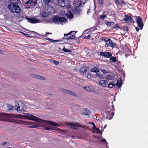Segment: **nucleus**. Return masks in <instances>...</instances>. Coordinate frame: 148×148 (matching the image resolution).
Returning a JSON list of instances; mask_svg holds the SVG:
<instances>
[{
	"label": "nucleus",
	"instance_id": "c85d7f7f",
	"mask_svg": "<svg viewBox=\"0 0 148 148\" xmlns=\"http://www.w3.org/2000/svg\"><path fill=\"white\" fill-rule=\"evenodd\" d=\"M35 76H36L35 77V78L39 79L45 80V78L44 77H43V76H40L39 75H35Z\"/></svg>",
	"mask_w": 148,
	"mask_h": 148
},
{
	"label": "nucleus",
	"instance_id": "680f3d73",
	"mask_svg": "<svg viewBox=\"0 0 148 148\" xmlns=\"http://www.w3.org/2000/svg\"><path fill=\"white\" fill-rule=\"evenodd\" d=\"M89 123L91 125H94L95 124V123L93 122H90Z\"/></svg>",
	"mask_w": 148,
	"mask_h": 148
},
{
	"label": "nucleus",
	"instance_id": "f704fd0d",
	"mask_svg": "<svg viewBox=\"0 0 148 148\" xmlns=\"http://www.w3.org/2000/svg\"><path fill=\"white\" fill-rule=\"evenodd\" d=\"M136 22L137 23L142 22V19L140 16H138L137 18Z\"/></svg>",
	"mask_w": 148,
	"mask_h": 148
},
{
	"label": "nucleus",
	"instance_id": "e2e57ef3",
	"mask_svg": "<svg viewBox=\"0 0 148 148\" xmlns=\"http://www.w3.org/2000/svg\"><path fill=\"white\" fill-rule=\"evenodd\" d=\"M52 34V33H49V32H46V35H48L49 34Z\"/></svg>",
	"mask_w": 148,
	"mask_h": 148
},
{
	"label": "nucleus",
	"instance_id": "b1692460",
	"mask_svg": "<svg viewBox=\"0 0 148 148\" xmlns=\"http://www.w3.org/2000/svg\"><path fill=\"white\" fill-rule=\"evenodd\" d=\"M46 40H48L50 42H58L60 41H62L61 40H54L51 39H50L49 38H47L46 39Z\"/></svg>",
	"mask_w": 148,
	"mask_h": 148
},
{
	"label": "nucleus",
	"instance_id": "20e7f679",
	"mask_svg": "<svg viewBox=\"0 0 148 148\" xmlns=\"http://www.w3.org/2000/svg\"><path fill=\"white\" fill-rule=\"evenodd\" d=\"M27 114L28 116H25V117L27 119L29 120H32L36 122H42V120L38 118L36 116L29 114Z\"/></svg>",
	"mask_w": 148,
	"mask_h": 148
},
{
	"label": "nucleus",
	"instance_id": "69168bd1",
	"mask_svg": "<svg viewBox=\"0 0 148 148\" xmlns=\"http://www.w3.org/2000/svg\"><path fill=\"white\" fill-rule=\"evenodd\" d=\"M95 130H96V131H99V130H99V128H97H97Z\"/></svg>",
	"mask_w": 148,
	"mask_h": 148
},
{
	"label": "nucleus",
	"instance_id": "f3484780",
	"mask_svg": "<svg viewBox=\"0 0 148 148\" xmlns=\"http://www.w3.org/2000/svg\"><path fill=\"white\" fill-rule=\"evenodd\" d=\"M71 125H72V126L71 127L74 129H77L78 128L77 127H81L80 125L78 123H72V124H71Z\"/></svg>",
	"mask_w": 148,
	"mask_h": 148
},
{
	"label": "nucleus",
	"instance_id": "8fccbe9b",
	"mask_svg": "<svg viewBox=\"0 0 148 148\" xmlns=\"http://www.w3.org/2000/svg\"><path fill=\"white\" fill-rule=\"evenodd\" d=\"M98 3L100 4H102L103 3L102 0H98Z\"/></svg>",
	"mask_w": 148,
	"mask_h": 148
},
{
	"label": "nucleus",
	"instance_id": "6e6552de",
	"mask_svg": "<svg viewBox=\"0 0 148 148\" xmlns=\"http://www.w3.org/2000/svg\"><path fill=\"white\" fill-rule=\"evenodd\" d=\"M100 55L106 58H110L112 56V54L109 52H101L100 53Z\"/></svg>",
	"mask_w": 148,
	"mask_h": 148
},
{
	"label": "nucleus",
	"instance_id": "a211bd4d",
	"mask_svg": "<svg viewBox=\"0 0 148 148\" xmlns=\"http://www.w3.org/2000/svg\"><path fill=\"white\" fill-rule=\"evenodd\" d=\"M45 123L47 124L51 125L53 126H56L57 127H58L59 126L56 123L54 122H53L51 121H45Z\"/></svg>",
	"mask_w": 148,
	"mask_h": 148
},
{
	"label": "nucleus",
	"instance_id": "f03ea898",
	"mask_svg": "<svg viewBox=\"0 0 148 148\" xmlns=\"http://www.w3.org/2000/svg\"><path fill=\"white\" fill-rule=\"evenodd\" d=\"M51 21V22H53L55 23L59 24L63 22H67V20L65 17H59L58 16L53 17Z\"/></svg>",
	"mask_w": 148,
	"mask_h": 148
},
{
	"label": "nucleus",
	"instance_id": "13d9d810",
	"mask_svg": "<svg viewBox=\"0 0 148 148\" xmlns=\"http://www.w3.org/2000/svg\"><path fill=\"white\" fill-rule=\"evenodd\" d=\"M74 108H78V109H79V107L77 105H76L75 106H74Z\"/></svg>",
	"mask_w": 148,
	"mask_h": 148
},
{
	"label": "nucleus",
	"instance_id": "774afa93",
	"mask_svg": "<svg viewBox=\"0 0 148 148\" xmlns=\"http://www.w3.org/2000/svg\"><path fill=\"white\" fill-rule=\"evenodd\" d=\"M110 23H111V25H114V22H110Z\"/></svg>",
	"mask_w": 148,
	"mask_h": 148
},
{
	"label": "nucleus",
	"instance_id": "09e8293b",
	"mask_svg": "<svg viewBox=\"0 0 148 148\" xmlns=\"http://www.w3.org/2000/svg\"><path fill=\"white\" fill-rule=\"evenodd\" d=\"M123 28L124 30H125L126 31H127L128 30V28L127 26H123Z\"/></svg>",
	"mask_w": 148,
	"mask_h": 148
},
{
	"label": "nucleus",
	"instance_id": "a19ab883",
	"mask_svg": "<svg viewBox=\"0 0 148 148\" xmlns=\"http://www.w3.org/2000/svg\"><path fill=\"white\" fill-rule=\"evenodd\" d=\"M111 47L112 48H114V47H115L117 46L116 45L115 43H113L112 42L111 43Z\"/></svg>",
	"mask_w": 148,
	"mask_h": 148
},
{
	"label": "nucleus",
	"instance_id": "0eeeda50",
	"mask_svg": "<svg viewBox=\"0 0 148 148\" xmlns=\"http://www.w3.org/2000/svg\"><path fill=\"white\" fill-rule=\"evenodd\" d=\"M25 18L28 20V22L31 23H36L40 22L39 20L33 18H29L27 16H26Z\"/></svg>",
	"mask_w": 148,
	"mask_h": 148
},
{
	"label": "nucleus",
	"instance_id": "7ed1b4c3",
	"mask_svg": "<svg viewBox=\"0 0 148 148\" xmlns=\"http://www.w3.org/2000/svg\"><path fill=\"white\" fill-rule=\"evenodd\" d=\"M76 32L75 31H72L70 32L69 33L64 34V37L62 39H65L66 40H70L73 39L75 38V36Z\"/></svg>",
	"mask_w": 148,
	"mask_h": 148
},
{
	"label": "nucleus",
	"instance_id": "49530a36",
	"mask_svg": "<svg viewBox=\"0 0 148 148\" xmlns=\"http://www.w3.org/2000/svg\"><path fill=\"white\" fill-rule=\"evenodd\" d=\"M32 33H34V34L35 35H38L39 36H40V34H38L36 32H34V31H32Z\"/></svg>",
	"mask_w": 148,
	"mask_h": 148
},
{
	"label": "nucleus",
	"instance_id": "1a4fd4ad",
	"mask_svg": "<svg viewBox=\"0 0 148 148\" xmlns=\"http://www.w3.org/2000/svg\"><path fill=\"white\" fill-rule=\"evenodd\" d=\"M61 90L63 92L69 95L72 96H75L76 95V94L74 92L66 89L63 88L61 89Z\"/></svg>",
	"mask_w": 148,
	"mask_h": 148
},
{
	"label": "nucleus",
	"instance_id": "2eb2a0df",
	"mask_svg": "<svg viewBox=\"0 0 148 148\" xmlns=\"http://www.w3.org/2000/svg\"><path fill=\"white\" fill-rule=\"evenodd\" d=\"M82 113L85 115H88L90 114V112L87 108H85L83 109L82 110Z\"/></svg>",
	"mask_w": 148,
	"mask_h": 148
},
{
	"label": "nucleus",
	"instance_id": "39448f33",
	"mask_svg": "<svg viewBox=\"0 0 148 148\" xmlns=\"http://www.w3.org/2000/svg\"><path fill=\"white\" fill-rule=\"evenodd\" d=\"M81 5V4H80L79 5L75 6L71 10L74 14L77 16L80 15L82 12V10L80 8Z\"/></svg>",
	"mask_w": 148,
	"mask_h": 148
},
{
	"label": "nucleus",
	"instance_id": "6e6d98bb",
	"mask_svg": "<svg viewBox=\"0 0 148 148\" xmlns=\"http://www.w3.org/2000/svg\"><path fill=\"white\" fill-rule=\"evenodd\" d=\"M136 29L137 31L138 32L139 30V29L138 27H136Z\"/></svg>",
	"mask_w": 148,
	"mask_h": 148
},
{
	"label": "nucleus",
	"instance_id": "aec40b11",
	"mask_svg": "<svg viewBox=\"0 0 148 148\" xmlns=\"http://www.w3.org/2000/svg\"><path fill=\"white\" fill-rule=\"evenodd\" d=\"M84 88L89 92H92L93 91V89L91 87L87 86L84 87Z\"/></svg>",
	"mask_w": 148,
	"mask_h": 148
},
{
	"label": "nucleus",
	"instance_id": "864d4df0",
	"mask_svg": "<svg viewBox=\"0 0 148 148\" xmlns=\"http://www.w3.org/2000/svg\"><path fill=\"white\" fill-rule=\"evenodd\" d=\"M101 71L103 73H106V71L104 69H102Z\"/></svg>",
	"mask_w": 148,
	"mask_h": 148
},
{
	"label": "nucleus",
	"instance_id": "4c0bfd02",
	"mask_svg": "<svg viewBox=\"0 0 148 148\" xmlns=\"http://www.w3.org/2000/svg\"><path fill=\"white\" fill-rule=\"evenodd\" d=\"M20 33L22 34H23L24 35H25V36L28 37H32V36H30L29 34H25L24 32H21Z\"/></svg>",
	"mask_w": 148,
	"mask_h": 148
},
{
	"label": "nucleus",
	"instance_id": "a878e982",
	"mask_svg": "<svg viewBox=\"0 0 148 148\" xmlns=\"http://www.w3.org/2000/svg\"><path fill=\"white\" fill-rule=\"evenodd\" d=\"M15 109L17 110H20V106L18 103L16 102L15 106Z\"/></svg>",
	"mask_w": 148,
	"mask_h": 148
},
{
	"label": "nucleus",
	"instance_id": "4be33fe9",
	"mask_svg": "<svg viewBox=\"0 0 148 148\" xmlns=\"http://www.w3.org/2000/svg\"><path fill=\"white\" fill-rule=\"evenodd\" d=\"M90 71L92 72L97 73L99 71L98 69L96 67H94L91 69Z\"/></svg>",
	"mask_w": 148,
	"mask_h": 148
},
{
	"label": "nucleus",
	"instance_id": "c03bdc74",
	"mask_svg": "<svg viewBox=\"0 0 148 148\" xmlns=\"http://www.w3.org/2000/svg\"><path fill=\"white\" fill-rule=\"evenodd\" d=\"M90 35H88L87 36H84V38L85 39H89L90 38Z\"/></svg>",
	"mask_w": 148,
	"mask_h": 148
},
{
	"label": "nucleus",
	"instance_id": "f8f14e48",
	"mask_svg": "<svg viewBox=\"0 0 148 148\" xmlns=\"http://www.w3.org/2000/svg\"><path fill=\"white\" fill-rule=\"evenodd\" d=\"M125 18H124V20L127 22H129L128 21H130L131 22H132L133 23L134 22V21L133 20V19L131 16L127 15H125Z\"/></svg>",
	"mask_w": 148,
	"mask_h": 148
},
{
	"label": "nucleus",
	"instance_id": "f257e3e1",
	"mask_svg": "<svg viewBox=\"0 0 148 148\" xmlns=\"http://www.w3.org/2000/svg\"><path fill=\"white\" fill-rule=\"evenodd\" d=\"M20 2V0H11L8 6V8L12 13H20L21 10L18 4Z\"/></svg>",
	"mask_w": 148,
	"mask_h": 148
},
{
	"label": "nucleus",
	"instance_id": "a18cd8bd",
	"mask_svg": "<svg viewBox=\"0 0 148 148\" xmlns=\"http://www.w3.org/2000/svg\"><path fill=\"white\" fill-rule=\"evenodd\" d=\"M101 142H103V143H106L107 144H108V143H107V142L106 140V139H101L100 140Z\"/></svg>",
	"mask_w": 148,
	"mask_h": 148
},
{
	"label": "nucleus",
	"instance_id": "052dcab7",
	"mask_svg": "<svg viewBox=\"0 0 148 148\" xmlns=\"http://www.w3.org/2000/svg\"><path fill=\"white\" fill-rule=\"evenodd\" d=\"M116 3H117V4H119V3H120V1L119 0H116Z\"/></svg>",
	"mask_w": 148,
	"mask_h": 148
},
{
	"label": "nucleus",
	"instance_id": "79ce46f5",
	"mask_svg": "<svg viewBox=\"0 0 148 148\" xmlns=\"http://www.w3.org/2000/svg\"><path fill=\"white\" fill-rule=\"evenodd\" d=\"M24 124H27L28 125H31V122L29 121H23Z\"/></svg>",
	"mask_w": 148,
	"mask_h": 148
},
{
	"label": "nucleus",
	"instance_id": "dca6fc26",
	"mask_svg": "<svg viewBox=\"0 0 148 148\" xmlns=\"http://www.w3.org/2000/svg\"><path fill=\"white\" fill-rule=\"evenodd\" d=\"M108 84L106 81L105 80H101L99 82V85L103 87H106Z\"/></svg>",
	"mask_w": 148,
	"mask_h": 148
},
{
	"label": "nucleus",
	"instance_id": "bf43d9fd",
	"mask_svg": "<svg viewBox=\"0 0 148 148\" xmlns=\"http://www.w3.org/2000/svg\"><path fill=\"white\" fill-rule=\"evenodd\" d=\"M97 127H96V126L95 124L93 125V129L94 130H95Z\"/></svg>",
	"mask_w": 148,
	"mask_h": 148
},
{
	"label": "nucleus",
	"instance_id": "ddd939ff",
	"mask_svg": "<svg viewBox=\"0 0 148 148\" xmlns=\"http://www.w3.org/2000/svg\"><path fill=\"white\" fill-rule=\"evenodd\" d=\"M8 116L6 114L0 113V120L5 121L6 120V117Z\"/></svg>",
	"mask_w": 148,
	"mask_h": 148
},
{
	"label": "nucleus",
	"instance_id": "72a5a7b5",
	"mask_svg": "<svg viewBox=\"0 0 148 148\" xmlns=\"http://www.w3.org/2000/svg\"><path fill=\"white\" fill-rule=\"evenodd\" d=\"M96 75L97 76L99 77V78L101 79L103 78V74L101 75V73H97L96 74Z\"/></svg>",
	"mask_w": 148,
	"mask_h": 148
},
{
	"label": "nucleus",
	"instance_id": "0e129e2a",
	"mask_svg": "<svg viewBox=\"0 0 148 148\" xmlns=\"http://www.w3.org/2000/svg\"><path fill=\"white\" fill-rule=\"evenodd\" d=\"M99 134H102V132L101 130H99Z\"/></svg>",
	"mask_w": 148,
	"mask_h": 148
},
{
	"label": "nucleus",
	"instance_id": "338daca9",
	"mask_svg": "<svg viewBox=\"0 0 148 148\" xmlns=\"http://www.w3.org/2000/svg\"><path fill=\"white\" fill-rule=\"evenodd\" d=\"M21 121H16L15 123H21Z\"/></svg>",
	"mask_w": 148,
	"mask_h": 148
},
{
	"label": "nucleus",
	"instance_id": "5fc2aeb1",
	"mask_svg": "<svg viewBox=\"0 0 148 148\" xmlns=\"http://www.w3.org/2000/svg\"><path fill=\"white\" fill-rule=\"evenodd\" d=\"M121 3L122 4H126V3L123 0V1H121Z\"/></svg>",
	"mask_w": 148,
	"mask_h": 148
},
{
	"label": "nucleus",
	"instance_id": "de8ad7c7",
	"mask_svg": "<svg viewBox=\"0 0 148 148\" xmlns=\"http://www.w3.org/2000/svg\"><path fill=\"white\" fill-rule=\"evenodd\" d=\"M87 78L88 79H90L91 78V75L90 74H87Z\"/></svg>",
	"mask_w": 148,
	"mask_h": 148
},
{
	"label": "nucleus",
	"instance_id": "e433bc0d",
	"mask_svg": "<svg viewBox=\"0 0 148 148\" xmlns=\"http://www.w3.org/2000/svg\"><path fill=\"white\" fill-rule=\"evenodd\" d=\"M118 23H116V25H115L113 27L114 28V29L115 28H116L117 29L118 28L120 29L121 30L122 29V28L119 27L118 25Z\"/></svg>",
	"mask_w": 148,
	"mask_h": 148
},
{
	"label": "nucleus",
	"instance_id": "412c9836",
	"mask_svg": "<svg viewBox=\"0 0 148 148\" xmlns=\"http://www.w3.org/2000/svg\"><path fill=\"white\" fill-rule=\"evenodd\" d=\"M40 16L42 17H47L48 16V14L45 11H43L41 13Z\"/></svg>",
	"mask_w": 148,
	"mask_h": 148
},
{
	"label": "nucleus",
	"instance_id": "5701e85b",
	"mask_svg": "<svg viewBox=\"0 0 148 148\" xmlns=\"http://www.w3.org/2000/svg\"><path fill=\"white\" fill-rule=\"evenodd\" d=\"M109 40L108 42H106L105 44V46L106 47L110 46L111 47V43H112V41L110 39H109Z\"/></svg>",
	"mask_w": 148,
	"mask_h": 148
},
{
	"label": "nucleus",
	"instance_id": "58836bf2",
	"mask_svg": "<svg viewBox=\"0 0 148 148\" xmlns=\"http://www.w3.org/2000/svg\"><path fill=\"white\" fill-rule=\"evenodd\" d=\"M44 3L45 4H47L51 2V0H43Z\"/></svg>",
	"mask_w": 148,
	"mask_h": 148
},
{
	"label": "nucleus",
	"instance_id": "393cba45",
	"mask_svg": "<svg viewBox=\"0 0 148 148\" xmlns=\"http://www.w3.org/2000/svg\"><path fill=\"white\" fill-rule=\"evenodd\" d=\"M57 129L56 127H53L52 126H50L49 127H45L44 128L46 130H56Z\"/></svg>",
	"mask_w": 148,
	"mask_h": 148
},
{
	"label": "nucleus",
	"instance_id": "9d476101",
	"mask_svg": "<svg viewBox=\"0 0 148 148\" xmlns=\"http://www.w3.org/2000/svg\"><path fill=\"white\" fill-rule=\"evenodd\" d=\"M36 3V2H34L33 0H28V1L25 3V4L26 5V8L27 9L29 8L31 6V5H33Z\"/></svg>",
	"mask_w": 148,
	"mask_h": 148
},
{
	"label": "nucleus",
	"instance_id": "423d86ee",
	"mask_svg": "<svg viewBox=\"0 0 148 148\" xmlns=\"http://www.w3.org/2000/svg\"><path fill=\"white\" fill-rule=\"evenodd\" d=\"M70 2L69 0H60L58 2V5L64 7L67 6Z\"/></svg>",
	"mask_w": 148,
	"mask_h": 148
},
{
	"label": "nucleus",
	"instance_id": "c756f323",
	"mask_svg": "<svg viewBox=\"0 0 148 148\" xmlns=\"http://www.w3.org/2000/svg\"><path fill=\"white\" fill-rule=\"evenodd\" d=\"M137 23V25H138V26H139V27H140V29L141 30H142L143 28V26L144 25V24L142 23V22H140V23L139 22L138 23Z\"/></svg>",
	"mask_w": 148,
	"mask_h": 148
},
{
	"label": "nucleus",
	"instance_id": "473e14b6",
	"mask_svg": "<svg viewBox=\"0 0 148 148\" xmlns=\"http://www.w3.org/2000/svg\"><path fill=\"white\" fill-rule=\"evenodd\" d=\"M13 106L10 105L9 104L7 106L6 109L8 110H10L13 108Z\"/></svg>",
	"mask_w": 148,
	"mask_h": 148
},
{
	"label": "nucleus",
	"instance_id": "2f4dec72",
	"mask_svg": "<svg viewBox=\"0 0 148 148\" xmlns=\"http://www.w3.org/2000/svg\"><path fill=\"white\" fill-rule=\"evenodd\" d=\"M106 79L108 80H111L112 79V77L109 74H107L106 77Z\"/></svg>",
	"mask_w": 148,
	"mask_h": 148
},
{
	"label": "nucleus",
	"instance_id": "37998d69",
	"mask_svg": "<svg viewBox=\"0 0 148 148\" xmlns=\"http://www.w3.org/2000/svg\"><path fill=\"white\" fill-rule=\"evenodd\" d=\"M38 127V126L37 125H35L34 126H29L28 127L29 128H36Z\"/></svg>",
	"mask_w": 148,
	"mask_h": 148
},
{
	"label": "nucleus",
	"instance_id": "9b49d317",
	"mask_svg": "<svg viewBox=\"0 0 148 148\" xmlns=\"http://www.w3.org/2000/svg\"><path fill=\"white\" fill-rule=\"evenodd\" d=\"M88 69V67L87 66H84L82 67L80 69L79 71L80 73L82 75L86 73Z\"/></svg>",
	"mask_w": 148,
	"mask_h": 148
},
{
	"label": "nucleus",
	"instance_id": "ea45409f",
	"mask_svg": "<svg viewBox=\"0 0 148 148\" xmlns=\"http://www.w3.org/2000/svg\"><path fill=\"white\" fill-rule=\"evenodd\" d=\"M106 17V15L104 14H102L100 16V18L102 20L104 19Z\"/></svg>",
	"mask_w": 148,
	"mask_h": 148
},
{
	"label": "nucleus",
	"instance_id": "603ef678",
	"mask_svg": "<svg viewBox=\"0 0 148 148\" xmlns=\"http://www.w3.org/2000/svg\"><path fill=\"white\" fill-rule=\"evenodd\" d=\"M109 38H103V39H104V40L106 42H108V41L109 40H108V39H109Z\"/></svg>",
	"mask_w": 148,
	"mask_h": 148
},
{
	"label": "nucleus",
	"instance_id": "7c9ffc66",
	"mask_svg": "<svg viewBox=\"0 0 148 148\" xmlns=\"http://www.w3.org/2000/svg\"><path fill=\"white\" fill-rule=\"evenodd\" d=\"M69 15L68 16L70 19H72L74 17L73 14L71 13V11H68Z\"/></svg>",
	"mask_w": 148,
	"mask_h": 148
},
{
	"label": "nucleus",
	"instance_id": "4468645a",
	"mask_svg": "<svg viewBox=\"0 0 148 148\" xmlns=\"http://www.w3.org/2000/svg\"><path fill=\"white\" fill-rule=\"evenodd\" d=\"M122 84V79L121 78H119L117 81V83L116 84V86H117L116 88H118L117 89L120 88Z\"/></svg>",
	"mask_w": 148,
	"mask_h": 148
},
{
	"label": "nucleus",
	"instance_id": "6ab92c4d",
	"mask_svg": "<svg viewBox=\"0 0 148 148\" xmlns=\"http://www.w3.org/2000/svg\"><path fill=\"white\" fill-rule=\"evenodd\" d=\"M114 81H112L108 85V88H112L114 86V89H116L117 88H116V86L115 84H114Z\"/></svg>",
	"mask_w": 148,
	"mask_h": 148
},
{
	"label": "nucleus",
	"instance_id": "c9c22d12",
	"mask_svg": "<svg viewBox=\"0 0 148 148\" xmlns=\"http://www.w3.org/2000/svg\"><path fill=\"white\" fill-rule=\"evenodd\" d=\"M63 51L66 52H71L72 51L71 50H70L66 49L65 47H64L62 49Z\"/></svg>",
	"mask_w": 148,
	"mask_h": 148
},
{
	"label": "nucleus",
	"instance_id": "3c124183",
	"mask_svg": "<svg viewBox=\"0 0 148 148\" xmlns=\"http://www.w3.org/2000/svg\"><path fill=\"white\" fill-rule=\"evenodd\" d=\"M105 23L108 26H110L111 25V23L110 22H106Z\"/></svg>",
	"mask_w": 148,
	"mask_h": 148
},
{
	"label": "nucleus",
	"instance_id": "4d7b16f0",
	"mask_svg": "<svg viewBox=\"0 0 148 148\" xmlns=\"http://www.w3.org/2000/svg\"><path fill=\"white\" fill-rule=\"evenodd\" d=\"M7 143V142H3L1 143V145H5V144H6Z\"/></svg>",
	"mask_w": 148,
	"mask_h": 148
},
{
	"label": "nucleus",
	"instance_id": "cd10ccee",
	"mask_svg": "<svg viewBox=\"0 0 148 148\" xmlns=\"http://www.w3.org/2000/svg\"><path fill=\"white\" fill-rule=\"evenodd\" d=\"M49 61L55 65H58L59 64V62L57 61H55L53 60L50 59L49 60Z\"/></svg>",
	"mask_w": 148,
	"mask_h": 148
},
{
	"label": "nucleus",
	"instance_id": "bb28decb",
	"mask_svg": "<svg viewBox=\"0 0 148 148\" xmlns=\"http://www.w3.org/2000/svg\"><path fill=\"white\" fill-rule=\"evenodd\" d=\"M110 60L111 62H115L116 61V57H110Z\"/></svg>",
	"mask_w": 148,
	"mask_h": 148
}]
</instances>
